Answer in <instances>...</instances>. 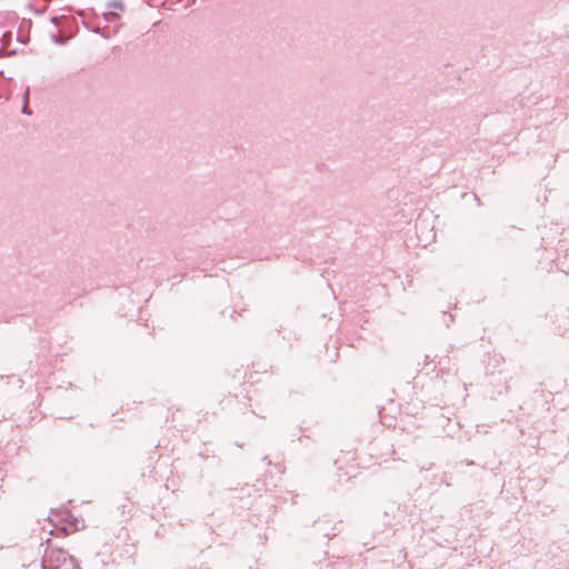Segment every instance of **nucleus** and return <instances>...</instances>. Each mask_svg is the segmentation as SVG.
<instances>
[{"instance_id": "3", "label": "nucleus", "mask_w": 569, "mask_h": 569, "mask_svg": "<svg viewBox=\"0 0 569 569\" xmlns=\"http://www.w3.org/2000/svg\"><path fill=\"white\" fill-rule=\"evenodd\" d=\"M103 18L107 20V21H114L119 18V14L113 12V11H108V12H104L103 13Z\"/></svg>"}, {"instance_id": "4", "label": "nucleus", "mask_w": 569, "mask_h": 569, "mask_svg": "<svg viewBox=\"0 0 569 569\" xmlns=\"http://www.w3.org/2000/svg\"><path fill=\"white\" fill-rule=\"evenodd\" d=\"M109 7L120 9V10L123 9V6L120 1H113V2L109 3Z\"/></svg>"}, {"instance_id": "2", "label": "nucleus", "mask_w": 569, "mask_h": 569, "mask_svg": "<svg viewBox=\"0 0 569 569\" xmlns=\"http://www.w3.org/2000/svg\"><path fill=\"white\" fill-rule=\"evenodd\" d=\"M12 33L10 31L3 33L2 36V42L0 44V52H4L7 44L11 41Z\"/></svg>"}, {"instance_id": "5", "label": "nucleus", "mask_w": 569, "mask_h": 569, "mask_svg": "<svg viewBox=\"0 0 569 569\" xmlns=\"http://www.w3.org/2000/svg\"><path fill=\"white\" fill-rule=\"evenodd\" d=\"M52 40L56 42V43H59V44H62L64 43V40L61 39L59 36L57 34H52Z\"/></svg>"}, {"instance_id": "8", "label": "nucleus", "mask_w": 569, "mask_h": 569, "mask_svg": "<svg viewBox=\"0 0 569 569\" xmlns=\"http://www.w3.org/2000/svg\"><path fill=\"white\" fill-rule=\"evenodd\" d=\"M28 98H29V89H27L26 94H24L26 101H28Z\"/></svg>"}, {"instance_id": "1", "label": "nucleus", "mask_w": 569, "mask_h": 569, "mask_svg": "<svg viewBox=\"0 0 569 569\" xmlns=\"http://www.w3.org/2000/svg\"><path fill=\"white\" fill-rule=\"evenodd\" d=\"M46 543L47 548L42 560L43 569H59L61 566L74 569L78 566L77 560L68 555L66 550L52 547L50 539H48Z\"/></svg>"}, {"instance_id": "6", "label": "nucleus", "mask_w": 569, "mask_h": 569, "mask_svg": "<svg viewBox=\"0 0 569 569\" xmlns=\"http://www.w3.org/2000/svg\"><path fill=\"white\" fill-rule=\"evenodd\" d=\"M51 22H52L53 24H58V23H59V18H58V17H52V18H51Z\"/></svg>"}, {"instance_id": "7", "label": "nucleus", "mask_w": 569, "mask_h": 569, "mask_svg": "<svg viewBox=\"0 0 569 569\" xmlns=\"http://www.w3.org/2000/svg\"><path fill=\"white\" fill-rule=\"evenodd\" d=\"M22 112L26 113V114H29V109H28L27 103L23 106Z\"/></svg>"}]
</instances>
